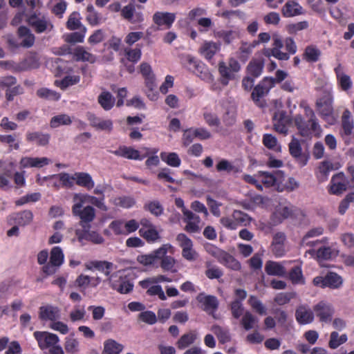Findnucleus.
<instances>
[{
  "label": "nucleus",
  "mask_w": 354,
  "mask_h": 354,
  "mask_svg": "<svg viewBox=\"0 0 354 354\" xmlns=\"http://www.w3.org/2000/svg\"><path fill=\"white\" fill-rule=\"evenodd\" d=\"M144 80L146 87L145 93L147 97L150 100L156 101L158 97V92L157 91L155 75L149 77H147Z\"/></svg>",
  "instance_id": "nucleus-36"
},
{
  "label": "nucleus",
  "mask_w": 354,
  "mask_h": 354,
  "mask_svg": "<svg viewBox=\"0 0 354 354\" xmlns=\"http://www.w3.org/2000/svg\"><path fill=\"white\" fill-rule=\"evenodd\" d=\"M153 22L160 28L169 29L176 20V14L168 12H156L152 17Z\"/></svg>",
  "instance_id": "nucleus-15"
},
{
  "label": "nucleus",
  "mask_w": 354,
  "mask_h": 354,
  "mask_svg": "<svg viewBox=\"0 0 354 354\" xmlns=\"http://www.w3.org/2000/svg\"><path fill=\"white\" fill-rule=\"evenodd\" d=\"M333 97L330 91H324L316 101V106L321 117L328 120L333 114Z\"/></svg>",
  "instance_id": "nucleus-6"
},
{
  "label": "nucleus",
  "mask_w": 354,
  "mask_h": 354,
  "mask_svg": "<svg viewBox=\"0 0 354 354\" xmlns=\"http://www.w3.org/2000/svg\"><path fill=\"white\" fill-rule=\"evenodd\" d=\"M290 122L291 119L285 111H279L273 116L274 129L278 133L287 134Z\"/></svg>",
  "instance_id": "nucleus-13"
},
{
  "label": "nucleus",
  "mask_w": 354,
  "mask_h": 354,
  "mask_svg": "<svg viewBox=\"0 0 354 354\" xmlns=\"http://www.w3.org/2000/svg\"><path fill=\"white\" fill-rule=\"evenodd\" d=\"M97 102L105 111L111 110L115 102L114 97L109 91H102L97 97Z\"/></svg>",
  "instance_id": "nucleus-38"
},
{
  "label": "nucleus",
  "mask_w": 354,
  "mask_h": 354,
  "mask_svg": "<svg viewBox=\"0 0 354 354\" xmlns=\"http://www.w3.org/2000/svg\"><path fill=\"white\" fill-rule=\"evenodd\" d=\"M86 12V20L91 26H96L102 22L101 14L95 10L92 4L87 6Z\"/></svg>",
  "instance_id": "nucleus-39"
},
{
  "label": "nucleus",
  "mask_w": 354,
  "mask_h": 354,
  "mask_svg": "<svg viewBox=\"0 0 354 354\" xmlns=\"http://www.w3.org/2000/svg\"><path fill=\"white\" fill-rule=\"evenodd\" d=\"M160 156L161 160L169 166L178 167L181 164L180 158L175 152H161Z\"/></svg>",
  "instance_id": "nucleus-46"
},
{
  "label": "nucleus",
  "mask_w": 354,
  "mask_h": 354,
  "mask_svg": "<svg viewBox=\"0 0 354 354\" xmlns=\"http://www.w3.org/2000/svg\"><path fill=\"white\" fill-rule=\"evenodd\" d=\"M75 181L77 185L83 187L88 190L93 189L95 186L91 176L86 172H75Z\"/></svg>",
  "instance_id": "nucleus-31"
},
{
  "label": "nucleus",
  "mask_w": 354,
  "mask_h": 354,
  "mask_svg": "<svg viewBox=\"0 0 354 354\" xmlns=\"http://www.w3.org/2000/svg\"><path fill=\"white\" fill-rule=\"evenodd\" d=\"M212 331L216 335L221 344L229 342L231 340L230 332L227 329H224L218 325H214L212 327Z\"/></svg>",
  "instance_id": "nucleus-56"
},
{
  "label": "nucleus",
  "mask_w": 354,
  "mask_h": 354,
  "mask_svg": "<svg viewBox=\"0 0 354 354\" xmlns=\"http://www.w3.org/2000/svg\"><path fill=\"white\" fill-rule=\"evenodd\" d=\"M326 288H339L342 283V277L335 272H330L325 276Z\"/></svg>",
  "instance_id": "nucleus-58"
},
{
  "label": "nucleus",
  "mask_w": 354,
  "mask_h": 354,
  "mask_svg": "<svg viewBox=\"0 0 354 354\" xmlns=\"http://www.w3.org/2000/svg\"><path fill=\"white\" fill-rule=\"evenodd\" d=\"M8 342L9 339L8 337L1 338V350L8 348L5 354H21V348L18 342H11L7 346Z\"/></svg>",
  "instance_id": "nucleus-51"
},
{
  "label": "nucleus",
  "mask_w": 354,
  "mask_h": 354,
  "mask_svg": "<svg viewBox=\"0 0 354 354\" xmlns=\"http://www.w3.org/2000/svg\"><path fill=\"white\" fill-rule=\"evenodd\" d=\"M283 17L288 18L302 14V7L295 0H288L281 8Z\"/></svg>",
  "instance_id": "nucleus-25"
},
{
  "label": "nucleus",
  "mask_w": 354,
  "mask_h": 354,
  "mask_svg": "<svg viewBox=\"0 0 354 354\" xmlns=\"http://www.w3.org/2000/svg\"><path fill=\"white\" fill-rule=\"evenodd\" d=\"M171 245L163 244L157 250H153L149 254H140L137 257V261L144 266L158 268L159 266L160 259L172 249Z\"/></svg>",
  "instance_id": "nucleus-3"
},
{
  "label": "nucleus",
  "mask_w": 354,
  "mask_h": 354,
  "mask_svg": "<svg viewBox=\"0 0 354 354\" xmlns=\"http://www.w3.org/2000/svg\"><path fill=\"white\" fill-rule=\"evenodd\" d=\"M50 136L40 131H28L26 133V139L28 142L35 143L38 146H46L50 141Z\"/></svg>",
  "instance_id": "nucleus-26"
},
{
  "label": "nucleus",
  "mask_w": 354,
  "mask_h": 354,
  "mask_svg": "<svg viewBox=\"0 0 354 354\" xmlns=\"http://www.w3.org/2000/svg\"><path fill=\"white\" fill-rule=\"evenodd\" d=\"M91 225L82 227V230H77L76 235L80 241L83 240L91 241L95 244L104 242V238L97 232L90 230Z\"/></svg>",
  "instance_id": "nucleus-16"
},
{
  "label": "nucleus",
  "mask_w": 354,
  "mask_h": 354,
  "mask_svg": "<svg viewBox=\"0 0 354 354\" xmlns=\"http://www.w3.org/2000/svg\"><path fill=\"white\" fill-rule=\"evenodd\" d=\"M333 170V163L330 161L324 160L319 163L315 176L319 182L327 180L330 172Z\"/></svg>",
  "instance_id": "nucleus-34"
},
{
  "label": "nucleus",
  "mask_w": 354,
  "mask_h": 354,
  "mask_svg": "<svg viewBox=\"0 0 354 354\" xmlns=\"http://www.w3.org/2000/svg\"><path fill=\"white\" fill-rule=\"evenodd\" d=\"M321 55V51L315 46L310 45L306 47L303 58L308 62H317Z\"/></svg>",
  "instance_id": "nucleus-44"
},
{
  "label": "nucleus",
  "mask_w": 354,
  "mask_h": 354,
  "mask_svg": "<svg viewBox=\"0 0 354 354\" xmlns=\"http://www.w3.org/2000/svg\"><path fill=\"white\" fill-rule=\"evenodd\" d=\"M176 241L182 248V256L188 261H196L198 253L193 248L192 241L185 234L180 233L176 236Z\"/></svg>",
  "instance_id": "nucleus-9"
},
{
  "label": "nucleus",
  "mask_w": 354,
  "mask_h": 354,
  "mask_svg": "<svg viewBox=\"0 0 354 354\" xmlns=\"http://www.w3.org/2000/svg\"><path fill=\"white\" fill-rule=\"evenodd\" d=\"M59 310L52 306H41L39 308V318L42 320L55 321L59 318Z\"/></svg>",
  "instance_id": "nucleus-32"
},
{
  "label": "nucleus",
  "mask_w": 354,
  "mask_h": 354,
  "mask_svg": "<svg viewBox=\"0 0 354 354\" xmlns=\"http://www.w3.org/2000/svg\"><path fill=\"white\" fill-rule=\"evenodd\" d=\"M55 178H58L62 183V187L66 188H71L74 185L75 174L70 176L68 173L62 172L58 174H55Z\"/></svg>",
  "instance_id": "nucleus-61"
},
{
  "label": "nucleus",
  "mask_w": 354,
  "mask_h": 354,
  "mask_svg": "<svg viewBox=\"0 0 354 354\" xmlns=\"http://www.w3.org/2000/svg\"><path fill=\"white\" fill-rule=\"evenodd\" d=\"M304 115L308 118V120H306L300 114L296 115L294 118V122L298 130V133L301 137L308 139H311L313 137L320 138L322 134V129L314 111L309 106H305Z\"/></svg>",
  "instance_id": "nucleus-1"
},
{
  "label": "nucleus",
  "mask_w": 354,
  "mask_h": 354,
  "mask_svg": "<svg viewBox=\"0 0 354 354\" xmlns=\"http://www.w3.org/2000/svg\"><path fill=\"white\" fill-rule=\"evenodd\" d=\"M265 272L270 276L285 277L286 270L285 267L279 262L274 261H267L264 268Z\"/></svg>",
  "instance_id": "nucleus-27"
},
{
  "label": "nucleus",
  "mask_w": 354,
  "mask_h": 354,
  "mask_svg": "<svg viewBox=\"0 0 354 354\" xmlns=\"http://www.w3.org/2000/svg\"><path fill=\"white\" fill-rule=\"evenodd\" d=\"M49 262L42 266L41 270L46 276L55 274L64 262V254L59 246L53 247L50 252Z\"/></svg>",
  "instance_id": "nucleus-2"
},
{
  "label": "nucleus",
  "mask_w": 354,
  "mask_h": 354,
  "mask_svg": "<svg viewBox=\"0 0 354 354\" xmlns=\"http://www.w3.org/2000/svg\"><path fill=\"white\" fill-rule=\"evenodd\" d=\"M268 93L257 84L254 88L251 93V99L254 104L260 108H264L266 106V102L263 100Z\"/></svg>",
  "instance_id": "nucleus-30"
},
{
  "label": "nucleus",
  "mask_w": 354,
  "mask_h": 354,
  "mask_svg": "<svg viewBox=\"0 0 354 354\" xmlns=\"http://www.w3.org/2000/svg\"><path fill=\"white\" fill-rule=\"evenodd\" d=\"M71 335L65 339L64 348L68 353L75 354L79 352V342Z\"/></svg>",
  "instance_id": "nucleus-59"
},
{
  "label": "nucleus",
  "mask_w": 354,
  "mask_h": 354,
  "mask_svg": "<svg viewBox=\"0 0 354 354\" xmlns=\"http://www.w3.org/2000/svg\"><path fill=\"white\" fill-rule=\"evenodd\" d=\"M80 81V75H67L65 76L59 84H57V86L62 90H65L68 87L77 84Z\"/></svg>",
  "instance_id": "nucleus-63"
},
{
  "label": "nucleus",
  "mask_w": 354,
  "mask_h": 354,
  "mask_svg": "<svg viewBox=\"0 0 354 354\" xmlns=\"http://www.w3.org/2000/svg\"><path fill=\"white\" fill-rule=\"evenodd\" d=\"M117 156L123 157L129 160H142L145 156L140 154V151L131 147L120 146L118 149L112 151Z\"/></svg>",
  "instance_id": "nucleus-22"
},
{
  "label": "nucleus",
  "mask_w": 354,
  "mask_h": 354,
  "mask_svg": "<svg viewBox=\"0 0 354 354\" xmlns=\"http://www.w3.org/2000/svg\"><path fill=\"white\" fill-rule=\"evenodd\" d=\"M324 233V228L322 227H317L313 228L307 232L301 239V244L310 246H313V242H308L309 238L315 237L322 235Z\"/></svg>",
  "instance_id": "nucleus-60"
},
{
  "label": "nucleus",
  "mask_w": 354,
  "mask_h": 354,
  "mask_svg": "<svg viewBox=\"0 0 354 354\" xmlns=\"http://www.w3.org/2000/svg\"><path fill=\"white\" fill-rule=\"evenodd\" d=\"M218 69L221 75V83L223 86H227L230 80L235 79V73H234L224 62L218 63Z\"/></svg>",
  "instance_id": "nucleus-33"
},
{
  "label": "nucleus",
  "mask_w": 354,
  "mask_h": 354,
  "mask_svg": "<svg viewBox=\"0 0 354 354\" xmlns=\"http://www.w3.org/2000/svg\"><path fill=\"white\" fill-rule=\"evenodd\" d=\"M262 142L263 145L275 152L281 151V145L278 143L275 136L270 133H266L263 136Z\"/></svg>",
  "instance_id": "nucleus-48"
},
{
  "label": "nucleus",
  "mask_w": 354,
  "mask_h": 354,
  "mask_svg": "<svg viewBox=\"0 0 354 354\" xmlns=\"http://www.w3.org/2000/svg\"><path fill=\"white\" fill-rule=\"evenodd\" d=\"M17 35L21 39L19 43L14 37L8 39L9 48L12 50H15L19 47L29 48L34 45L35 37L26 26H19L17 30Z\"/></svg>",
  "instance_id": "nucleus-4"
},
{
  "label": "nucleus",
  "mask_w": 354,
  "mask_h": 354,
  "mask_svg": "<svg viewBox=\"0 0 354 354\" xmlns=\"http://www.w3.org/2000/svg\"><path fill=\"white\" fill-rule=\"evenodd\" d=\"M197 300L203 306V310L216 318L214 313L218 306V301L216 297L200 294L197 297Z\"/></svg>",
  "instance_id": "nucleus-17"
},
{
  "label": "nucleus",
  "mask_w": 354,
  "mask_h": 354,
  "mask_svg": "<svg viewBox=\"0 0 354 354\" xmlns=\"http://www.w3.org/2000/svg\"><path fill=\"white\" fill-rule=\"evenodd\" d=\"M124 346L115 340L109 339L104 342L102 354H119Z\"/></svg>",
  "instance_id": "nucleus-43"
},
{
  "label": "nucleus",
  "mask_w": 354,
  "mask_h": 354,
  "mask_svg": "<svg viewBox=\"0 0 354 354\" xmlns=\"http://www.w3.org/2000/svg\"><path fill=\"white\" fill-rule=\"evenodd\" d=\"M168 279L163 275H158L157 277H152L147 278L139 282V284L142 288H161L159 283L162 281H168Z\"/></svg>",
  "instance_id": "nucleus-45"
},
{
  "label": "nucleus",
  "mask_w": 354,
  "mask_h": 354,
  "mask_svg": "<svg viewBox=\"0 0 354 354\" xmlns=\"http://www.w3.org/2000/svg\"><path fill=\"white\" fill-rule=\"evenodd\" d=\"M264 65L263 58H253L246 67L247 75L258 78L263 73Z\"/></svg>",
  "instance_id": "nucleus-23"
},
{
  "label": "nucleus",
  "mask_w": 354,
  "mask_h": 354,
  "mask_svg": "<svg viewBox=\"0 0 354 354\" xmlns=\"http://www.w3.org/2000/svg\"><path fill=\"white\" fill-rule=\"evenodd\" d=\"M72 123L71 117L66 114H59L53 117L50 121L51 128H57L61 125H70Z\"/></svg>",
  "instance_id": "nucleus-53"
},
{
  "label": "nucleus",
  "mask_w": 354,
  "mask_h": 354,
  "mask_svg": "<svg viewBox=\"0 0 354 354\" xmlns=\"http://www.w3.org/2000/svg\"><path fill=\"white\" fill-rule=\"evenodd\" d=\"M136 7L138 9H142L144 8L140 5H137ZM120 15L123 19L133 23H140L144 21L142 12H136L134 0H131L127 6L122 8Z\"/></svg>",
  "instance_id": "nucleus-10"
},
{
  "label": "nucleus",
  "mask_w": 354,
  "mask_h": 354,
  "mask_svg": "<svg viewBox=\"0 0 354 354\" xmlns=\"http://www.w3.org/2000/svg\"><path fill=\"white\" fill-rule=\"evenodd\" d=\"M288 149L290 156L301 167L307 165L310 155L308 152L303 151L301 141L299 139L292 137L288 144Z\"/></svg>",
  "instance_id": "nucleus-8"
},
{
  "label": "nucleus",
  "mask_w": 354,
  "mask_h": 354,
  "mask_svg": "<svg viewBox=\"0 0 354 354\" xmlns=\"http://www.w3.org/2000/svg\"><path fill=\"white\" fill-rule=\"evenodd\" d=\"M73 57L77 62H88L93 64L96 61V57L93 54L89 53L82 46H77L73 50Z\"/></svg>",
  "instance_id": "nucleus-29"
},
{
  "label": "nucleus",
  "mask_w": 354,
  "mask_h": 354,
  "mask_svg": "<svg viewBox=\"0 0 354 354\" xmlns=\"http://www.w3.org/2000/svg\"><path fill=\"white\" fill-rule=\"evenodd\" d=\"M144 209L146 211H149L151 214L155 216H160L163 214L164 208L161 203L156 200L149 201L145 204Z\"/></svg>",
  "instance_id": "nucleus-54"
},
{
  "label": "nucleus",
  "mask_w": 354,
  "mask_h": 354,
  "mask_svg": "<svg viewBox=\"0 0 354 354\" xmlns=\"http://www.w3.org/2000/svg\"><path fill=\"white\" fill-rule=\"evenodd\" d=\"M33 219V214L30 210H24L19 212H14L7 218V223L9 225L16 224L18 226H26L29 225Z\"/></svg>",
  "instance_id": "nucleus-12"
},
{
  "label": "nucleus",
  "mask_w": 354,
  "mask_h": 354,
  "mask_svg": "<svg viewBox=\"0 0 354 354\" xmlns=\"http://www.w3.org/2000/svg\"><path fill=\"white\" fill-rule=\"evenodd\" d=\"M258 319L250 312H246L241 319V324L246 330H249L254 327V324Z\"/></svg>",
  "instance_id": "nucleus-64"
},
{
  "label": "nucleus",
  "mask_w": 354,
  "mask_h": 354,
  "mask_svg": "<svg viewBox=\"0 0 354 354\" xmlns=\"http://www.w3.org/2000/svg\"><path fill=\"white\" fill-rule=\"evenodd\" d=\"M218 262L233 270H239L241 268L240 262L232 255L225 251L223 254Z\"/></svg>",
  "instance_id": "nucleus-40"
},
{
  "label": "nucleus",
  "mask_w": 354,
  "mask_h": 354,
  "mask_svg": "<svg viewBox=\"0 0 354 354\" xmlns=\"http://www.w3.org/2000/svg\"><path fill=\"white\" fill-rule=\"evenodd\" d=\"M337 75V83L341 89L344 91L350 90L353 86V82L349 75L340 73L337 69H335Z\"/></svg>",
  "instance_id": "nucleus-50"
},
{
  "label": "nucleus",
  "mask_w": 354,
  "mask_h": 354,
  "mask_svg": "<svg viewBox=\"0 0 354 354\" xmlns=\"http://www.w3.org/2000/svg\"><path fill=\"white\" fill-rule=\"evenodd\" d=\"M78 199L83 200L84 203L87 202L91 203L101 210H107V207L104 204V196L97 198L88 194H75L73 198V202L77 201Z\"/></svg>",
  "instance_id": "nucleus-20"
},
{
  "label": "nucleus",
  "mask_w": 354,
  "mask_h": 354,
  "mask_svg": "<svg viewBox=\"0 0 354 354\" xmlns=\"http://www.w3.org/2000/svg\"><path fill=\"white\" fill-rule=\"evenodd\" d=\"M139 234L148 243H154L160 238V236L155 227H151L150 229L141 227L139 230Z\"/></svg>",
  "instance_id": "nucleus-42"
},
{
  "label": "nucleus",
  "mask_w": 354,
  "mask_h": 354,
  "mask_svg": "<svg viewBox=\"0 0 354 354\" xmlns=\"http://www.w3.org/2000/svg\"><path fill=\"white\" fill-rule=\"evenodd\" d=\"M34 337L41 350L49 348L52 346L57 344L59 341L57 335L46 331H36L34 333Z\"/></svg>",
  "instance_id": "nucleus-14"
},
{
  "label": "nucleus",
  "mask_w": 354,
  "mask_h": 354,
  "mask_svg": "<svg viewBox=\"0 0 354 354\" xmlns=\"http://www.w3.org/2000/svg\"><path fill=\"white\" fill-rule=\"evenodd\" d=\"M26 22L37 34L50 32L53 29V25L49 19L36 13L29 15L26 19Z\"/></svg>",
  "instance_id": "nucleus-7"
},
{
  "label": "nucleus",
  "mask_w": 354,
  "mask_h": 354,
  "mask_svg": "<svg viewBox=\"0 0 354 354\" xmlns=\"http://www.w3.org/2000/svg\"><path fill=\"white\" fill-rule=\"evenodd\" d=\"M295 316L300 324H310L314 320L313 313L305 306H299L296 310Z\"/></svg>",
  "instance_id": "nucleus-35"
},
{
  "label": "nucleus",
  "mask_w": 354,
  "mask_h": 354,
  "mask_svg": "<svg viewBox=\"0 0 354 354\" xmlns=\"http://www.w3.org/2000/svg\"><path fill=\"white\" fill-rule=\"evenodd\" d=\"M347 189L343 173L335 174L330 180L329 192L332 194L339 195Z\"/></svg>",
  "instance_id": "nucleus-19"
},
{
  "label": "nucleus",
  "mask_w": 354,
  "mask_h": 354,
  "mask_svg": "<svg viewBox=\"0 0 354 354\" xmlns=\"http://www.w3.org/2000/svg\"><path fill=\"white\" fill-rule=\"evenodd\" d=\"M75 204L72 207L73 214L78 216L80 218V225L84 227L90 225L95 217V210L90 205L84 207L82 209V205L84 203L82 199H78L77 201L74 202Z\"/></svg>",
  "instance_id": "nucleus-5"
},
{
  "label": "nucleus",
  "mask_w": 354,
  "mask_h": 354,
  "mask_svg": "<svg viewBox=\"0 0 354 354\" xmlns=\"http://www.w3.org/2000/svg\"><path fill=\"white\" fill-rule=\"evenodd\" d=\"M50 160L48 158H33V157H23L19 162L21 168L37 167L41 168L44 166L48 165Z\"/></svg>",
  "instance_id": "nucleus-24"
},
{
  "label": "nucleus",
  "mask_w": 354,
  "mask_h": 354,
  "mask_svg": "<svg viewBox=\"0 0 354 354\" xmlns=\"http://www.w3.org/2000/svg\"><path fill=\"white\" fill-rule=\"evenodd\" d=\"M216 171L218 172L226 171L227 174L238 173L239 168L234 166L227 160L222 159L216 165Z\"/></svg>",
  "instance_id": "nucleus-57"
},
{
  "label": "nucleus",
  "mask_w": 354,
  "mask_h": 354,
  "mask_svg": "<svg viewBox=\"0 0 354 354\" xmlns=\"http://www.w3.org/2000/svg\"><path fill=\"white\" fill-rule=\"evenodd\" d=\"M203 116L209 127H218L221 124L218 117L215 113L208 111L206 108L204 109Z\"/></svg>",
  "instance_id": "nucleus-62"
},
{
  "label": "nucleus",
  "mask_w": 354,
  "mask_h": 354,
  "mask_svg": "<svg viewBox=\"0 0 354 354\" xmlns=\"http://www.w3.org/2000/svg\"><path fill=\"white\" fill-rule=\"evenodd\" d=\"M342 127L343 129V132L342 133V136H348L351 135L354 128V124L351 117V113L348 109H346L343 112L342 116Z\"/></svg>",
  "instance_id": "nucleus-37"
},
{
  "label": "nucleus",
  "mask_w": 354,
  "mask_h": 354,
  "mask_svg": "<svg viewBox=\"0 0 354 354\" xmlns=\"http://www.w3.org/2000/svg\"><path fill=\"white\" fill-rule=\"evenodd\" d=\"M221 44L214 41H205L200 48V53L209 62L216 53L220 50Z\"/></svg>",
  "instance_id": "nucleus-28"
},
{
  "label": "nucleus",
  "mask_w": 354,
  "mask_h": 354,
  "mask_svg": "<svg viewBox=\"0 0 354 354\" xmlns=\"http://www.w3.org/2000/svg\"><path fill=\"white\" fill-rule=\"evenodd\" d=\"M85 267L87 270H93L95 269L102 273L106 277H109L111 274V270L113 268V264L111 262L106 261H90L85 264Z\"/></svg>",
  "instance_id": "nucleus-21"
},
{
  "label": "nucleus",
  "mask_w": 354,
  "mask_h": 354,
  "mask_svg": "<svg viewBox=\"0 0 354 354\" xmlns=\"http://www.w3.org/2000/svg\"><path fill=\"white\" fill-rule=\"evenodd\" d=\"M86 28L83 27L82 30H80V32H73L69 34H67L64 36V40L67 43L75 44V43H82L84 41V39L86 32Z\"/></svg>",
  "instance_id": "nucleus-55"
},
{
  "label": "nucleus",
  "mask_w": 354,
  "mask_h": 354,
  "mask_svg": "<svg viewBox=\"0 0 354 354\" xmlns=\"http://www.w3.org/2000/svg\"><path fill=\"white\" fill-rule=\"evenodd\" d=\"M80 20L81 17L78 12H72L67 20L66 28L70 30H82L85 26L82 25Z\"/></svg>",
  "instance_id": "nucleus-47"
},
{
  "label": "nucleus",
  "mask_w": 354,
  "mask_h": 354,
  "mask_svg": "<svg viewBox=\"0 0 354 354\" xmlns=\"http://www.w3.org/2000/svg\"><path fill=\"white\" fill-rule=\"evenodd\" d=\"M288 278L294 285H303L305 282L301 268L299 266L292 268Z\"/></svg>",
  "instance_id": "nucleus-49"
},
{
  "label": "nucleus",
  "mask_w": 354,
  "mask_h": 354,
  "mask_svg": "<svg viewBox=\"0 0 354 354\" xmlns=\"http://www.w3.org/2000/svg\"><path fill=\"white\" fill-rule=\"evenodd\" d=\"M313 310L315 311L317 317L319 318V320L324 322L331 320V317L334 312L331 306L324 301L316 304L313 308Z\"/></svg>",
  "instance_id": "nucleus-18"
},
{
  "label": "nucleus",
  "mask_w": 354,
  "mask_h": 354,
  "mask_svg": "<svg viewBox=\"0 0 354 354\" xmlns=\"http://www.w3.org/2000/svg\"><path fill=\"white\" fill-rule=\"evenodd\" d=\"M176 263V261L173 257L165 254V255L160 259L159 266L164 271L175 272L177 271Z\"/></svg>",
  "instance_id": "nucleus-41"
},
{
  "label": "nucleus",
  "mask_w": 354,
  "mask_h": 354,
  "mask_svg": "<svg viewBox=\"0 0 354 354\" xmlns=\"http://www.w3.org/2000/svg\"><path fill=\"white\" fill-rule=\"evenodd\" d=\"M348 339L347 335L343 334L339 335V333L336 331H333L330 333V340L328 342V346L332 349L338 348L340 345L345 343Z\"/></svg>",
  "instance_id": "nucleus-52"
},
{
  "label": "nucleus",
  "mask_w": 354,
  "mask_h": 354,
  "mask_svg": "<svg viewBox=\"0 0 354 354\" xmlns=\"http://www.w3.org/2000/svg\"><path fill=\"white\" fill-rule=\"evenodd\" d=\"M257 176L259 181L266 187L279 185L284 178V173L277 170L272 173L268 171H259Z\"/></svg>",
  "instance_id": "nucleus-11"
}]
</instances>
